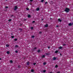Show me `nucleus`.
I'll return each instance as SVG.
<instances>
[{"instance_id":"obj_23","label":"nucleus","mask_w":73,"mask_h":73,"mask_svg":"<svg viewBox=\"0 0 73 73\" xmlns=\"http://www.w3.org/2000/svg\"><path fill=\"white\" fill-rule=\"evenodd\" d=\"M10 62H11V63H12V62H13L12 60H11Z\"/></svg>"},{"instance_id":"obj_17","label":"nucleus","mask_w":73,"mask_h":73,"mask_svg":"<svg viewBox=\"0 0 73 73\" xmlns=\"http://www.w3.org/2000/svg\"><path fill=\"white\" fill-rule=\"evenodd\" d=\"M55 68H57V67H58V66L57 65H56L55 66Z\"/></svg>"},{"instance_id":"obj_22","label":"nucleus","mask_w":73,"mask_h":73,"mask_svg":"<svg viewBox=\"0 0 73 73\" xmlns=\"http://www.w3.org/2000/svg\"><path fill=\"white\" fill-rule=\"evenodd\" d=\"M31 29H33V27H31Z\"/></svg>"},{"instance_id":"obj_13","label":"nucleus","mask_w":73,"mask_h":73,"mask_svg":"<svg viewBox=\"0 0 73 73\" xmlns=\"http://www.w3.org/2000/svg\"><path fill=\"white\" fill-rule=\"evenodd\" d=\"M18 47H19V46H18L17 45H15V48H18Z\"/></svg>"},{"instance_id":"obj_14","label":"nucleus","mask_w":73,"mask_h":73,"mask_svg":"<svg viewBox=\"0 0 73 73\" xmlns=\"http://www.w3.org/2000/svg\"><path fill=\"white\" fill-rule=\"evenodd\" d=\"M27 65H29V62H27Z\"/></svg>"},{"instance_id":"obj_45","label":"nucleus","mask_w":73,"mask_h":73,"mask_svg":"<svg viewBox=\"0 0 73 73\" xmlns=\"http://www.w3.org/2000/svg\"><path fill=\"white\" fill-rule=\"evenodd\" d=\"M1 60V58H0V60Z\"/></svg>"},{"instance_id":"obj_3","label":"nucleus","mask_w":73,"mask_h":73,"mask_svg":"<svg viewBox=\"0 0 73 73\" xmlns=\"http://www.w3.org/2000/svg\"><path fill=\"white\" fill-rule=\"evenodd\" d=\"M17 9V6H15V9H14V10L15 11H16V9Z\"/></svg>"},{"instance_id":"obj_15","label":"nucleus","mask_w":73,"mask_h":73,"mask_svg":"<svg viewBox=\"0 0 73 73\" xmlns=\"http://www.w3.org/2000/svg\"><path fill=\"white\" fill-rule=\"evenodd\" d=\"M6 46H7V47H8V46H9V45L7 44L6 45Z\"/></svg>"},{"instance_id":"obj_40","label":"nucleus","mask_w":73,"mask_h":73,"mask_svg":"<svg viewBox=\"0 0 73 73\" xmlns=\"http://www.w3.org/2000/svg\"><path fill=\"white\" fill-rule=\"evenodd\" d=\"M56 27H58V25H57Z\"/></svg>"},{"instance_id":"obj_46","label":"nucleus","mask_w":73,"mask_h":73,"mask_svg":"<svg viewBox=\"0 0 73 73\" xmlns=\"http://www.w3.org/2000/svg\"><path fill=\"white\" fill-rule=\"evenodd\" d=\"M63 45H65V44H64Z\"/></svg>"},{"instance_id":"obj_43","label":"nucleus","mask_w":73,"mask_h":73,"mask_svg":"<svg viewBox=\"0 0 73 73\" xmlns=\"http://www.w3.org/2000/svg\"><path fill=\"white\" fill-rule=\"evenodd\" d=\"M18 68H20V66H18Z\"/></svg>"},{"instance_id":"obj_5","label":"nucleus","mask_w":73,"mask_h":73,"mask_svg":"<svg viewBox=\"0 0 73 73\" xmlns=\"http://www.w3.org/2000/svg\"><path fill=\"white\" fill-rule=\"evenodd\" d=\"M48 27V24H46L45 26V27Z\"/></svg>"},{"instance_id":"obj_34","label":"nucleus","mask_w":73,"mask_h":73,"mask_svg":"<svg viewBox=\"0 0 73 73\" xmlns=\"http://www.w3.org/2000/svg\"><path fill=\"white\" fill-rule=\"evenodd\" d=\"M41 1V2H43V1H44V0H42Z\"/></svg>"},{"instance_id":"obj_30","label":"nucleus","mask_w":73,"mask_h":73,"mask_svg":"<svg viewBox=\"0 0 73 73\" xmlns=\"http://www.w3.org/2000/svg\"><path fill=\"white\" fill-rule=\"evenodd\" d=\"M46 55H49V54L48 53H46Z\"/></svg>"},{"instance_id":"obj_7","label":"nucleus","mask_w":73,"mask_h":73,"mask_svg":"<svg viewBox=\"0 0 73 73\" xmlns=\"http://www.w3.org/2000/svg\"><path fill=\"white\" fill-rule=\"evenodd\" d=\"M36 11H39L40 10V8H38L36 9Z\"/></svg>"},{"instance_id":"obj_18","label":"nucleus","mask_w":73,"mask_h":73,"mask_svg":"<svg viewBox=\"0 0 73 73\" xmlns=\"http://www.w3.org/2000/svg\"><path fill=\"white\" fill-rule=\"evenodd\" d=\"M15 41H17V38H15L14 39Z\"/></svg>"},{"instance_id":"obj_47","label":"nucleus","mask_w":73,"mask_h":73,"mask_svg":"<svg viewBox=\"0 0 73 73\" xmlns=\"http://www.w3.org/2000/svg\"><path fill=\"white\" fill-rule=\"evenodd\" d=\"M6 1H7V0H6Z\"/></svg>"},{"instance_id":"obj_6","label":"nucleus","mask_w":73,"mask_h":73,"mask_svg":"<svg viewBox=\"0 0 73 73\" xmlns=\"http://www.w3.org/2000/svg\"><path fill=\"white\" fill-rule=\"evenodd\" d=\"M45 57V55H43L42 56V58H44Z\"/></svg>"},{"instance_id":"obj_19","label":"nucleus","mask_w":73,"mask_h":73,"mask_svg":"<svg viewBox=\"0 0 73 73\" xmlns=\"http://www.w3.org/2000/svg\"><path fill=\"white\" fill-rule=\"evenodd\" d=\"M11 38H14V36H11Z\"/></svg>"},{"instance_id":"obj_24","label":"nucleus","mask_w":73,"mask_h":73,"mask_svg":"<svg viewBox=\"0 0 73 73\" xmlns=\"http://www.w3.org/2000/svg\"><path fill=\"white\" fill-rule=\"evenodd\" d=\"M46 72V70H43V72L44 73H45V72Z\"/></svg>"},{"instance_id":"obj_33","label":"nucleus","mask_w":73,"mask_h":73,"mask_svg":"<svg viewBox=\"0 0 73 73\" xmlns=\"http://www.w3.org/2000/svg\"><path fill=\"white\" fill-rule=\"evenodd\" d=\"M47 3H48V2H46L45 3V4H47Z\"/></svg>"},{"instance_id":"obj_42","label":"nucleus","mask_w":73,"mask_h":73,"mask_svg":"<svg viewBox=\"0 0 73 73\" xmlns=\"http://www.w3.org/2000/svg\"><path fill=\"white\" fill-rule=\"evenodd\" d=\"M57 73H60V72H58Z\"/></svg>"},{"instance_id":"obj_28","label":"nucleus","mask_w":73,"mask_h":73,"mask_svg":"<svg viewBox=\"0 0 73 73\" xmlns=\"http://www.w3.org/2000/svg\"><path fill=\"white\" fill-rule=\"evenodd\" d=\"M38 52L39 53V52H40V50H38Z\"/></svg>"},{"instance_id":"obj_44","label":"nucleus","mask_w":73,"mask_h":73,"mask_svg":"<svg viewBox=\"0 0 73 73\" xmlns=\"http://www.w3.org/2000/svg\"><path fill=\"white\" fill-rule=\"evenodd\" d=\"M60 56H61V54H60Z\"/></svg>"},{"instance_id":"obj_38","label":"nucleus","mask_w":73,"mask_h":73,"mask_svg":"<svg viewBox=\"0 0 73 73\" xmlns=\"http://www.w3.org/2000/svg\"><path fill=\"white\" fill-rule=\"evenodd\" d=\"M36 49V47H35L34 48V49Z\"/></svg>"},{"instance_id":"obj_1","label":"nucleus","mask_w":73,"mask_h":73,"mask_svg":"<svg viewBox=\"0 0 73 73\" xmlns=\"http://www.w3.org/2000/svg\"><path fill=\"white\" fill-rule=\"evenodd\" d=\"M65 11L66 12H68L69 11V9L68 8H66L65 9Z\"/></svg>"},{"instance_id":"obj_21","label":"nucleus","mask_w":73,"mask_h":73,"mask_svg":"<svg viewBox=\"0 0 73 73\" xmlns=\"http://www.w3.org/2000/svg\"><path fill=\"white\" fill-rule=\"evenodd\" d=\"M31 37L32 38H34V37H35V36H31Z\"/></svg>"},{"instance_id":"obj_31","label":"nucleus","mask_w":73,"mask_h":73,"mask_svg":"<svg viewBox=\"0 0 73 73\" xmlns=\"http://www.w3.org/2000/svg\"><path fill=\"white\" fill-rule=\"evenodd\" d=\"M35 23V21H33V23Z\"/></svg>"},{"instance_id":"obj_29","label":"nucleus","mask_w":73,"mask_h":73,"mask_svg":"<svg viewBox=\"0 0 73 73\" xmlns=\"http://www.w3.org/2000/svg\"><path fill=\"white\" fill-rule=\"evenodd\" d=\"M26 9H27V10H29V8H26Z\"/></svg>"},{"instance_id":"obj_32","label":"nucleus","mask_w":73,"mask_h":73,"mask_svg":"<svg viewBox=\"0 0 73 73\" xmlns=\"http://www.w3.org/2000/svg\"><path fill=\"white\" fill-rule=\"evenodd\" d=\"M33 0H30V1L32 2V1H33Z\"/></svg>"},{"instance_id":"obj_4","label":"nucleus","mask_w":73,"mask_h":73,"mask_svg":"<svg viewBox=\"0 0 73 73\" xmlns=\"http://www.w3.org/2000/svg\"><path fill=\"white\" fill-rule=\"evenodd\" d=\"M72 24H73V23H69L68 25H69V26H71Z\"/></svg>"},{"instance_id":"obj_37","label":"nucleus","mask_w":73,"mask_h":73,"mask_svg":"<svg viewBox=\"0 0 73 73\" xmlns=\"http://www.w3.org/2000/svg\"><path fill=\"white\" fill-rule=\"evenodd\" d=\"M39 33H40H40H41V32H39Z\"/></svg>"},{"instance_id":"obj_12","label":"nucleus","mask_w":73,"mask_h":73,"mask_svg":"<svg viewBox=\"0 0 73 73\" xmlns=\"http://www.w3.org/2000/svg\"><path fill=\"white\" fill-rule=\"evenodd\" d=\"M55 53H58V50H56L55 51Z\"/></svg>"},{"instance_id":"obj_39","label":"nucleus","mask_w":73,"mask_h":73,"mask_svg":"<svg viewBox=\"0 0 73 73\" xmlns=\"http://www.w3.org/2000/svg\"><path fill=\"white\" fill-rule=\"evenodd\" d=\"M13 16V15H11V17H12V16Z\"/></svg>"},{"instance_id":"obj_41","label":"nucleus","mask_w":73,"mask_h":73,"mask_svg":"<svg viewBox=\"0 0 73 73\" xmlns=\"http://www.w3.org/2000/svg\"><path fill=\"white\" fill-rule=\"evenodd\" d=\"M49 73H53V72H50Z\"/></svg>"},{"instance_id":"obj_36","label":"nucleus","mask_w":73,"mask_h":73,"mask_svg":"<svg viewBox=\"0 0 73 73\" xmlns=\"http://www.w3.org/2000/svg\"><path fill=\"white\" fill-rule=\"evenodd\" d=\"M5 7L6 8H8V7Z\"/></svg>"},{"instance_id":"obj_25","label":"nucleus","mask_w":73,"mask_h":73,"mask_svg":"<svg viewBox=\"0 0 73 73\" xmlns=\"http://www.w3.org/2000/svg\"><path fill=\"white\" fill-rule=\"evenodd\" d=\"M43 65H46V63L45 62L44 63Z\"/></svg>"},{"instance_id":"obj_26","label":"nucleus","mask_w":73,"mask_h":73,"mask_svg":"<svg viewBox=\"0 0 73 73\" xmlns=\"http://www.w3.org/2000/svg\"><path fill=\"white\" fill-rule=\"evenodd\" d=\"M15 52L16 53H18V51H17V50H16Z\"/></svg>"},{"instance_id":"obj_2","label":"nucleus","mask_w":73,"mask_h":73,"mask_svg":"<svg viewBox=\"0 0 73 73\" xmlns=\"http://www.w3.org/2000/svg\"><path fill=\"white\" fill-rule=\"evenodd\" d=\"M56 59L57 58H56V57H54L52 58V60H54V61H55V60H56Z\"/></svg>"},{"instance_id":"obj_9","label":"nucleus","mask_w":73,"mask_h":73,"mask_svg":"<svg viewBox=\"0 0 73 73\" xmlns=\"http://www.w3.org/2000/svg\"><path fill=\"white\" fill-rule=\"evenodd\" d=\"M59 49H62V47L61 46H60V47H59Z\"/></svg>"},{"instance_id":"obj_16","label":"nucleus","mask_w":73,"mask_h":73,"mask_svg":"<svg viewBox=\"0 0 73 73\" xmlns=\"http://www.w3.org/2000/svg\"><path fill=\"white\" fill-rule=\"evenodd\" d=\"M7 54H9V51L7 52Z\"/></svg>"},{"instance_id":"obj_20","label":"nucleus","mask_w":73,"mask_h":73,"mask_svg":"<svg viewBox=\"0 0 73 73\" xmlns=\"http://www.w3.org/2000/svg\"><path fill=\"white\" fill-rule=\"evenodd\" d=\"M36 64V63H34L33 64V65H35Z\"/></svg>"},{"instance_id":"obj_11","label":"nucleus","mask_w":73,"mask_h":73,"mask_svg":"<svg viewBox=\"0 0 73 73\" xmlns=\"http://www.w3.org/2000/svg\"><path fill=\"white\" fill-rule=\"evenodd\" d=\"M31 72H34V70L32 69L31 70Z\"/></svg>"},{"instance_id":"obj_10","label":"nucleus","mask_w":73,"mask_h":73,"mask_svg":"<svg viewBox=\"0 0 73 73\" xmlns=\"http://www.w3.org/2000/svg\"><path fill=\"white\" fill-rule=\"evenodd\" d=\"M28 17H29V18L31 17V15H28Z\"/></svg>"},{"instance_id":"obj_27","label":"nucleus","mask_w":73,"mask_h":73,"mask_svg":"<svg viewBox=\"0 0 73 73\" xmlns=\"http://www.w3.org/2000/svg\"><path fill=\"white\" fill-rule=\"evenodd\" d=\"M9 21H11V19H10L9 20Z\"/></svg>"},{"instance_id":"obj_35","label":"nucleus","mask_w":73,"mask_h":73,"mask_svg":"<svg viewBox=\"0 0 73 73\" xmlns=\"http://www.w3.org/2000/svg\"><path fill=\"white\" fill-rule=\"evenodd\" d=\"M48 49H50V47L48 46Z\"/></svg>"},{"instance_id":"obj_8","label":"nucleus","mask_w":73,"mask_h":73,"mask_svg":"<svg viewBox=\"0 0 73 73\" xmlns=\"http://www.w3.org/2000/svg\"><path fill=\"white\" fill-rule=\"evenodd\" d=\"M58 20L59 21H60V22H61V20L60 19H58Z\"/></svg>"}]
</instances>
